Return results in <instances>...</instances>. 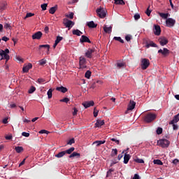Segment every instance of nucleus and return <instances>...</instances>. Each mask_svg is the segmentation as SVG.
Wrapping results in <instances>:
<instances>
[{"instance_id":"obj_1","label":"nucleus","mask_w":179,"mask_h":179,"mask_svg":"<svg viewBox=\"0 0 179 179\" xmlns=\"http://www.w3.org/2000/svg\"><path fill=\"white\" fill-rule=\"evenodd\" d=\"M156 118H157V115L153 113H148L145 114L144 117V121L145 122L150 124V122H152V121H155Z\"/></svg>"},{"instance_id":"obj_2","label":"nucleus","mask_w":179,"mask_h":179,"mask_svg":"<svg viewBox=\"0 0 179 179\" xmlns=\"http://www.w3.org/2000/svg\"><path fill=\"white\" fill-rule=\"evenodd\" d=\"M63 24L69 30L70 29H72L73 26H75V22L72 20H69L68 18L63 19Z\"/></svg>"},{"instance_id":"obj_3","label":"nucleus","mask_w":179,"mask_h":179,"mask_svg":"<svg viewBox=\"0 0 179 179\" xmlns=\"http://www.w3.org/2000/svg\"><path fill=\"white\" fill-rule=\"evenodd\" d=\"M97 16L101 17V19H104L106 15H107V10L104 9V8L100 7L99 8H97L96 10Z\"/></svg>"},{"instance_id":"obj_4","label":"nucleus","mask_w":179,"mask_h":179,"mask_svg":"<svg viewBox=\"0 0 179 179\" xmlns=\"http://www.w3.org/2000/svg\"><path fill=\"white\" fill-rule=\"evenodd\" d=\"M87 63V62H86V58L82 56L79 57L80 69H86V68H87V66H86Z\"/></svg>"},{"instance_id":"obj_5","label":"nucleus","mask_w":179,"mask_h":179,"mask_svg":"<svg viewBox=\"0 0 179 179\" xmlns=\"http://www.w3.org/2000/svg\"><path fill=\"white\" fill-rule=\"evenodd\" d=\"M157 143L161 146V148H169V146H170V141L166 138L159 140Z\"/></svg>"},{"instance_id":"obj_6","label":"nucleus","mask_w":179,"mask_h":179,"mask_svg":"<svg viewBox=\"0 0 179 179\" xmlns=\"http://www.w3.org/2000/svg\"><path fill=\"white\" fill-rule=\"evenodd\" d=\"M149 65H150V62L148 59H141V69L145 71L149 68Z\"/></svg>"},{"instance_id":"obj_7","label":"nucleus","mask_w":179,"mask_h":179,"mask_svg":"<svg viewBox=\"0 0 179 179\" xmlns=\"http://www.w3.org/2000/svg\"><path fill=\"white\" fill-rule=\"evenodd\" d=\"M96 51L95 48H89L85 54V57H86V58H89V59H92L93 58V53Z\"/></svg>"},{"instance_id":"obj_8","label":"nucleus","mask_w":179,"mask_h":179,"mask_svg":"<svg viewBox=\"0 0 179 179\" xmlns=\"http://www.w3.org/2000/svg\"><path fill=\"white\" fill-rule=\"evenodd\" d=\"M166 24L167 27H174L176 24V20L173 18H168L166 20Z\"/></svg>"},{"instance_id":"obj_9","label":"nucleus","mask_w":179,"mask_h":179,"mask_svg":"<svg viewBox=\"0 0 179 179\" xmlns=\"http://www.w3.org/2000/svg\"><path fill=\"white\" fill-rule=\"evenodd\" d=\"M135 106H136V102L130 100L129 104H128V107H127V110L126 111V114L128 113V111H132V110H134V108H135Z\"/></svg>"},{"instance_id":"obj_10","label":"nucleus","mask_w":179,"mask_h":179,"mask_svg":"<svg viewBox=\"0 0 179 179\" xmlns=\"http://www.w3.org/2000/svg\"><path fill=\"white\" fill-rule=\"evenodd\" d=\"M32 40H41V37H43L42 31H37L36 33L32 35Z\"/></svg>"},{"instance_id":"obj_11","label":"nucleus","mask_w":179,"mask_h":179,"mask_svg":"<svg viewBox=\"0 0 179 179\" xmlns=\"http://www.w3.org/2000/svg\"><path fill=\"white\" fill-rule=\"evenodd\" d=\"M31 68H33V64H31V63H29L27 65L23 66L22 72L24 73H27V72H29V70L31 69Z\"/></svg>"},{"instance_id":"obj_12","label":"nucleus","mask_w":179,"mask_h":179,"mask_svg":"<svg viewBox=\"0 0 179 179\" xmlns=\"http://www.w3.org/2000/svg\"><path fill=\"white\" fill-rule=\"evenodd\" d=\"M158 53L163 55L164 57H166V55H169V54H170V50H169V49L164 48L163 50H162V49L159 50Z\"/></svg>"},{"instance_id":"obj_13","label":"nucleus","mask_w":179,"mask_h":179,"mask_svg":"<svg viewBox=\"0 0 179 179\" xmlns=\"http://www.w3.org/2000/svg\"><path fill=\"white\" fill-rule=\"evenodd\" d=\"M80 43H89V44H92V41L89 38L85 35H83L80 39Z\"/></svg>"},{"instance_id":"obj_14","label":"nucleus","mask_w":179,"mask_h":179,"mask_svg":"<svg viewBox=\"0 0 179 179\" xmlns=\"http://www.w3.org/2000/svg\"><path fill=\"white\" fill-rule=\"evenodd\" d=\"M159 44L162 46L166 45L169 43V40L166 37H162L159 39Z\"/></svg>"},{"instance_id":"obj_15","label":"nucleus","mask_w":179,"mask_h":179,"mask_svg":"<svg viewBox=\"0 0 179 179\" xmlns=\"http://www.w3.org/2000/svg\"><path fill=\"white\" fill-rule=\"evenodd\" d=\"M161 33L162 29H160V26L155 25L154 34H155V36H160Z\"/></svg>"},{"instance_id":"obj_16","label":"nucleus","mask_w":179,"mask_h":179,"mask_svg":"<svg viewBox=\"0 0 179 179\" xmlns=\"http://www.w3.org/2000/svg\"><path fill=\"white\" fill-rule=\"evenodd\" d=\"M83 106L85 107V108H89V107H93L94 106V101H87L83 103Z\"/></svg>"},{"instance_id":"obj_17","label":"nucleus","mask_w":179,"mask_h":179,"mask_svg":"<svg viewBox=\"0 0 179 179\" xmlns=\"http://www.w3.org/2000/svg\"><path fill=\"white\" fill-rule=\"evenodd\" d=\"M0 55H1V59H3V58H4V59H6V61H9V59L10 58V57L8 54L5 53V52L3 50H1Z\"/></svg>"},{"instance_id":"obj_18","label":"nucleus","mask_w":179,"mask_h":179,"mask_svg":"<svg viewBox=\"0 0 179 179\" xmlns=\"http://www.w3.org/2000/svg\"><path fill=\"white\" fill-rule=\"evenodd\" d=\"M104 125V120H97L95 123V128H100V127H103Z\"/></svg>"},{"instance_id":"obj_19","label":"nucleus","mask_w":179,"mask_h":179,"mask_svg":"<svg viewBox=\"0 0 179 179\" xmlns=\"http://www.w3.org/2000/svg\"><path fill=\"white\" fill-rule=\"evenodd\" d=\"M56 90H57V92H61L62 93H66V92H68V88L64 86H61V87H57L56 88Z\"/></svg>"},{"instance_id":"obj_20","label":"nucleus","mask_w":179,"mask_h":179,"mask_svg":"<svg viewBox=\"0 0 179 179\" xmlns=\"http://www.w3.org/2000/svg\"><path fill=\"white\" fill-rule=\"evenodd\" d=\"M104 143H106V140L103 141H95L92 145H96V146L97 148H99V146H101V145H104Z\"/></svg>"},{"instance_id":"obj_21","label":"nucleus","mask_w":179,"mask_h":179,"mask_svg":"<svg viewBox=\"0 0 179 179\" xmlns=\"http://www.w3.org/2000/svg\"><path fill=\"white\" fill-rule=\"evenodd\" d=\"M179 121V113L175 115L169 124H177Z\"/></svg>"},{"instance_id":"obj_22","label":"nucleus","mask_w":179,"mask_h":179,"mask_svg":"<svg viewBox=\"0 0 179 179\" xmlns=\"http://www.w3.org/2000/svg\"><path fill=\"white\" fill-rule=\"evenodd\" d=\"M158 15L160 16V17H162V19H169V16H170V14L169 13H160L158 12Z\"/></svg>"},{"instance_id":"obj_23","label":"nucleus","mask_w":179,"mask_h":179,"mask_svg":"<svg viewBox=\"0 0 179 179\" xmlns=\"http://www.w3.org/2000/svg\"><path fill=\"white\" fill-rule=\"evenodd\" d=\"M87 26L90 29H96V27H97V24H95L93 21H90L87 22Z\"/></svg>"},{"instance_id":"obj_24","label":"nucleus","mask_w":179,"mask_h":179,"mask_svg":"<svg viewBox=\"0 0 179 179\" xmlns=\"http://www.w3.org/2000/svg\"><path fill=\"white\" fill-rule=\"evenodd\" d=\"M103 30L105 31V33H108V34H110V33H111V31H113V27H107V25H105L103 27Z\"/></svg>"},{"instance_id":"obj_25","label":"nucleus","mask_w":179,"mask_h":179,"mask_svg":"<svg viewBox=\"0 0 179 179\" xmlns=\"http://www.w3.org/2000/svg\"><path fill=\"white\" fill-rule=\"evenodd\" d=\"M129 159H131V155H129V154H125L124 156V164H128V162H129Z\"/></svg>"},{"instance_id":"obj_26","label":"nucleus","mask_w":179,"mask_h":179,"mask_svg":"<svg viewBox=\"0 0 179 179\" xmlns=\"http://www.w3.org/2000/svg\"><path fill=\"white\" fill-rule=\"evenodd\" d=\"M57 9H58V6L56 5L54 7L50 8L49 13H50V15H54V13L57 12Z\"/></svg>"},{"instance_id":"obj_27","label":"nucleus","mask_w":179,"mask_h":179,"mask_svg":"<svg viewBox=\"0 0 179 179\" xmlns=\"http://www.w3.org/2000/svg\"><path fill=\"white\" fill-rule=\"evenodd\" d=\"M69 159H72V157H77L79 159L80 157V154L79 152H74L71 155L69 156Z\"/></svg>"},{"instance_id":"obj_28","label":"nucleus","mask_w":179,"mask_h":179,"mask_svg":"<svg viewBox=\"0 0 179 179\" xmlns=\"http://www.w3.org/2000/svg\"><path fill=\"white\" fill-rule=\"evenodd\" d=\"M72 34H73V36H80V34H83V33L79 29L73 30Z\"/></svg>"},{"instance_id":"obj_29","label":"nucleus","mask_w":179,"mask_h":179,"mask_svg":"<svg viewBox=\"0 0 179 179\" xmlns=\"http://www.w3.org/2000/svg\"><path fill=\"white\" fill-rule=\"evenodd\" d=\"M66 152L65 151H62L60 152H59L58 154L55 155V157H57V159H61V157H64V156H65Z\"/></svg>"},{"instance_id":"obj_30","label":"nucleus","mask_w":179,"mask_h":179,"mask_svg":"<svg viewBox=\"0 0 179 179\" xmlns=\"http://www.w3.org/2000/svg\"><path fill=\"white\" fill-rule=\"evenodd\" d=\"M73 150H75V148L71 147L69 149L64 150L66 155H72V152H73Z\"/></svg>"},{"instance_id":"obj_31","label":"nucleus","mask_w":179,"mask_h":179,"mask_svg":"<svg viewBox=\"0 0 179 179\" xmlns=\"http://www.w3.org/2000/svg\"><path fill=\"white\" fill-rule=\"evenodd\" d=\"M117 154H118V150H117V148L113 149L112 152H111V154H110V156L112 157H114L117 156Z\"/></svg>"},{"instance_id":"obj_32","label":"nucleus","mask_w":179,"mask_h":179,"mask_svg":"<svg viewBox=\"0 0 179 179\" xmlns=\"http://www.w3.org/2000/svg\"><path fill=\"white\" fill-rule=\"evenodd\" d=\"M154 164H157L158 166H163V162L160 159H154Z\"/></svg>"},{"instance_id":"obj_33","label":"nucleus","mask_w":179,"mask_h":179,"mask_svg":"<svg viewBox=\"0 0 179 179\" xmlns=\"http://www.w3.org/2000/svg\"><path fill=\"white\" fill-rule=\"evenodd\" d=\"M117 67L119 69H121L122 68H125V63H124V62H117Z\"/></svg>"},{"instance_id":"obj_34","label":"nucleus","mask_w":179,"mask_h":179,"mask_svg":"<svg viewBox=\"0 0 179 179\" xmlns=\"http://www.w3.org/2000/svg\"><path fill=\"white\" fill-rule=\"evenodd\" d=\"M115 5H124L125 2L124 0H114Z\"/></svg>"},{"instance_id":"obj_35","label":"nucleus","mask_w":179,"mask_h":179,"mask_svg":"<svg viewBox=\"0 0 179 179\" xmlns=\"http://www.w3.org/2000/svg\"><path fill=\"white\" fill-rule=\"evenodd\" d=\"M41 48H47L48 52L50 51V45H40L39 50Z\"/></svg>"},{"instance_id":"obj_36","label":"nucleus","mask_w":179,"mask_h":179,"mask_svg":"<svg viewBox=\"0 0 179 179\" xmlns=\"http://www.w3.org/2000/svg\"><path fill=\"white\" fill-rule=\"evenodd\" d=\"M113 40H115V41H119V43H121L122 44H124V41L120 36L119 37L118 36H115L113 38Z\"/></svg>"},{"instance_id":"obj_37","label":"nucleus","mask_w":179,"mask_h":179,"mask_svg":"<svg viewBox=\"0 0 179 179\" xmlns=\"http://www.w3.org/2000/svg\"><path fill=\"white\" fill-rule=\"evenodd\" d=\"M91 76H92V71H87L85 74V77L87 79H90Z\"/></svg>"},{"instance_id":"obj_38","label":"nucleus","mask_w":179,"mask_h":179,"mask_svg":"<svg viewBox=\"0 0 179 179\" xmlns=\"http://www.w3.org/2000/svg\"><path fill=\"white\" fill-rule=\"evenodd\" d=\"M15 149L17 153H22V152H23V147L17 146V147H15Z\"/></svg>"},{"instance_id":"obj_39","label":"nucleus","mask_w":179,"mask_h":179,"mask_svg":"<svg viewBox=\"0 0 179 179\" xmlns=\"http://www.w3.org/2000/svg\"><path fill=\"white\" fill-rule=\"evenodd\" d=\"M47 94H48V99H52V89H49L48 92H47Z\"/></svg>"},{"instance_id":"obj_40","label":"nucleus","mask_w":179,"mask_h":179,"mask_svg":"<svg viewBox=\"0 0 179 179\" xmlns=\"http://www.w3.org/2000/svg\"><path fill=\"white\" fill-rule=\"evenodd\" d=\"M34 92H36V88H35L34 86H31V87H30V89L29 90L28 93H29V94H31L34 93Z\"/></svg>"},{"instance_id":"obj_41","label":"nucleus","mask_w":179,"mask_h":179,"mask_svg":"<svg viewBox=\"0 0 179 179\" xmlns=\"http://www.w3.org/2000/svg\"><path fill=\"white\" fill-rule=\"evenodd\" d=\"M47 64V60L45 59H42L39 61V64L43 66V65H45Z\"/></svg>"},{"instance_id":"obj_42","label":"nucleus","mask_w":179,"mask_h":179,"mask_svg":"<svg viewBox=\"0 0 179 179\" xmlns=\"http://www.w3.org/2000/svg\"><path fill=\"white\" fill-rule=\"evenodd\" d=\"M62 40H64V38L62 36H57V38L55 40V43L59 44V43L62 41Z\"/></svg>"},{"instance_id":"obj_43","label":"nucleus","mask_w":179,"mask_h":179,"mask_svg":"<svg viewBox=\"0 0 179 179\" xmlns=\"http://www.w3.org/2000/svg\"><path fill=\"white\" fill-rule=\"evenodd\" d=\"M157 135H162L163 134V129L162 127H158L157 129Z\"/></svg>"},{"instance_id":"obj_44","label":"nucleus","mask_w":179,"mask_h":179,"mask_svg":"<svg viewBox=\"0 0 179 179\" xmlns=\"http://www.w3.org/2000/svg\"><path fill=\"white\" fill-rule=\"evenodd\" d=\"M149 47H157V45L153 42H150L147 45V48H149Z\"/></svg>"},{"instance_id":"obj_45","label":"nucleus","mask_w":179,"mask_h":179,"mask_svg":"<svg viewBox=\"0 0 179 179\" xmlns=\"http://www.w3.org/2000/svg\"><path fill=\"white\" fill-rule=\"evenodd\" d=\"M47 6H48V4L47 3H43L41 5L42 10H47Z\"/></svg>"},{"instance_id":"obj_46","label":"nucleus","mask_w":179,"mask_h":179,"mask_svg":"<svg viewBox=\"0 0 179 179\" xmlns=\"http://www.w3.org/2000/svg\"><path fill=\"white\" fill-rule=\"evenodd\" d=\"M125 40H127V42L129 43V41H131V40H132V36L129 35V34L125 36Z\"/></svg>"},{"instance_id":"obj_47","label":"nucleus","mask_w":179,"mask_h":179,"mask_svg":"<svg viewBox=\"0 0 179 179\" xmlns=\"http://www.w3.org/2000/svg\"><path fill=\"white\" fill-rule=\"evenodd\" d=\"M32 16H34V13H28L24 17V19H27L28 17H31Z\"/></svg>"},{"instance_id":"obj_48","label":"nucleus","mask_w":179,"mask_h":179,"mask_svg":"<svg viewBox=\"0 0 179 179\" xmlns=\"http://www.w3.org/2000/svg\"><path fill=\"white\" fill-rule=\"evenodd\" d=\"M73 13H70L69 14L66 15V17L69 19H73Z\"/></svg>"},{"instance_id":"obj_49","label":"nucleus","mask_w":179,"mask_h":179,"mask_svg":"<svg viewBox=\"0 0 179 179\" xmlns=\"http://www.w3.org/2000/svg\"><path fill=\"white\" fill-rule=\"evenodd\" d=\"M169 125H173V129L174 131H177V129H178V125L176 124V123L169 124Z\"/></svg>"},{"instance_id":"obj_50","label":"nucleus","mask_w":179,"mask_h":179,"mask_svg":"<svg viewBox=\"0 0 179 179\" xmlns=\"http://www.w3.org/2000/svg\"><path fill=\"white\" fill-rule=\"evenodd\" d=\"M135 162L136 163H140V164L145 163V161H143V159H139V158H137L136 159H135Z\"/></svg>"},{"instance_id":"obj_51","label":"nucleus","mask_w":179,"mask_h":179,"mask_svg":"<svg viewBox=\"0 0 179 179\" xmlns=\"http://www.w3.org/2000/svg\"><path fill=\"white\" fill-rule=\"evenodd\" d=\"M69 101V98H64L63 99H60L61 103H68Z\"/></svg>"},{"instance_id":"obj_52","label":"nucleus","mask_w":179,"mask_h":179,"mask_svg":"<svg viewBox=\"0 0 179 179\" xmlns=\"http://www.w3.org/2000/svg\"><path fill=\"white\" fill-rule=\"evenodd\" d=\"M99 115V110H96V108L94 109V117L96 118Z\"/></svg>"},{"instance_id":"obj_53","label":"nucleus","mask_w":179,"mask_h":179,"mask_svg":"<svg viewBox=\"0 0 179 179\" xmlns=\"http://www.w3.org/2000/svg\"><path fill=\"white\" fill-rule=\"evenodd\" d=\"M114 172V169H110L108 171L106 177H108V176H111V173Z\"/></svg>"},{"instance_id":"obj_54","label":"nucleus","mask_w":179,"mask_h":179,"mask_svg":"<svg viewBox=\"0 0 179 179\" xmlns=\"http://www.w3.org/2000/svg\"><path fill=\"white\" fill-rule=\"evenodd\" d=\"M13 138V136H12V134L5 136V139H6V141H12Z\"/></svg>"},{"instance_id":"obj_55","label":"nucleus","mask_w":179,"mask_h":179,"mask_svg":"<svg viewBox=\"0 0 179 179\" xmlns=\"http://www.w3.org/2000/svg\"><path fill=\"white\" fill-rule=\"evenodd\" d=\"M75 143V138H71L67 142V145H72Z\"/></svg>"},{"instance_id":"obj_56","label":"nucleus","mask_w":179,"mask_h":179,"mask_svg":"<svg viewBox=\"0 0 179 179\" xmlns=\"http://www.w3.org/2000/svg\"><path fill=\"white\" fill-rule=\"evenodd\" d=\"M22 136H25V138H29V136H30V134L25 131L22 132Z\"/></svg>"},{"instance_id":"obj_57","label":"nucleus","mask_w":179,"mask_h":179,"mask_svg":"<svg viewBox=\"0 0 179 179\" xmlns=\"http://www.w3.org/2000/svg\"><path fill=\"white\" fill-rule=\"evenodd\" d=\"M134 19L135 20H139V19H141V15L136 13L134 15Z\"/></svg>"},{"instance_id":"obj_58","label":"nucleus","mask_w":179,"mask_h":179,"mask_svg":"<svg viewBox=\"0 0 179 179\" xmlns=\"http://www.w3.org/2000/svg\"><path fill=\"white\" fill-rule=\"evenodd\" d=\"M4 29H12V26H10V24H8V23H6V24H4Z\"/></svg>"},{"instance_id":"obj_59","label":"nucleus","mask_w":179,"mask_h":179,"mask_svg":"<svg viewBox=\"0 0 179 179\" xmlns=\"http://www.w3.org/2000/svg\"><path fill=\"white\" fill-rule=\"evenodd\" d=\"M39 134H47V135H48V134H50V131H48L47 130L42 129L39 131Z\"/></svg>"},{"instance_id":"obj_60","label":"nucleus","mask_w":179,"mask_h":179,"mask_svg":"<svg viewBox=\"0 0 179 179\" xmlns=\"http://www.w3.org/2000/svg\"><path fill=\"white\" fill-rule=\"evenodd\" d=\"M145 13L147 16H150V13H152V10H149V7L147 8Z\"/></svg>"},{"instance_id":"obj_61","label":"nucleus","mask_w":179,"mask_h":179,"mask_svg":"<svg viewBox=\"0 0 179 179\" xmlns=\"http://www.w3.org/2000/svg\"><path fill=\"white\" fill-rule=\"evenodd\" d=\"M44 82H45V80L44 78H38V83H44Z\"/></svg>"},{"instance_id":"obj_62","label":"nucleus","mask_w":179,"mask_h":179,"mask_svg":"<svg viewBox=\"0 0 179 179\" xmlns=\"http://www.w3.org/2000/svg\"><path fill=\"white\" fill-rule=\"evenodd\" d=\"M6 9V4H3L0 6V10H5Z\"/></svg>"},{"instance_id":"obj_63","label":"nucleus","mask_w":179,"mask_h":179,"mask_svg":"<svg viewBox=\"0 0 179 179\" xmlns=\"http://www.w3.org/2000/svg\"><path fill=\"white\" fill-rule=\"evenodd\" d=\"M73 115H78V109L76 108H73Z\"/></svg>"},{"instance_id":"obj_64","label":"nucleus","mask_w":179,"mask_h":179,"mask_svg":"<svg viewBox=\"0 0 179 179\" xmlns=\"http://www.w3.org/2000/svg\"><path fill=\"white\" fill-rule=\"evenodd\" d=\"M8 117L4 118L3 120V124H8Z\"/></svg>"}]
</instances>
